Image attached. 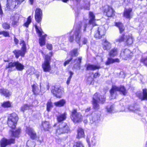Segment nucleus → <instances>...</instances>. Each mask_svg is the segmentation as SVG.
Masks as SVG:
<instances>
[{
  "instance_id": "nucleus-1",
  "label": "nucleus",
  "mask_w": 147,
  "mask_h": 147,
  "mask_svg": "<svg viewBox=\"0 0 147 147\" xmlns=\"http://www.w3.org/2000/svg\"><path fill=\"white\" fill-rule=\"evenodd\" d=\"M86 26L87 24L85 22H83L81 25H79V27L75 30L73 34H72V32H71L70 33V35L69 38V41L71 42H73L74 40V37H75L76 41L79 45H80L81 36L80 30L81 29H83L84 31H85Z\"/></svg>"
},
{
  "instance_id": "nucleus-2",
  "label": "nucleus",
  "mask_w": 147,
  "mask_h": 147,
  "mask_svg": "<svg viewBox=\"0 0 147 147\" xmlns=\"http://www.w3.org/2000/svg\"><path fill=\"white\" fill-rule=\"evenodd\" d=\"M117 91H119L121 94L124 95H125L127 93V91L124 86H120L118 87L116 86L113 85L110 91L111 95L110 98L111 99H113L115 98Z\"/></svg>"
},
{
  "instance_id": "nucleus-3",
  "label": "nucleus",
  "mask_w": 147,
  "mask_h": 147,
  "mask_svg": "<svg viewBox=\"0 0 147 147\" xmlns=\"http://www.w3.org/2000/svg\"><path fill=\"white\" fill-rule=\"evenodd\" d=\"M105 100V96H100L97 93H95L93 97L92 104L94 108L95 109H99V105L98 103H103Z\"/></svg>"
},
{
  "instance_id": "nucleus-4",
  "label": "nucleus",
  "mask_w": 147,
  "mask_h": 147,
  "mask_svg": "<svg viewBox=\"0 0 147 147\" xmlns=\"http://www.w3.org/2000/svg\"><path fill=\"white\" fill-rule=\"evenodd\" d=\"M116 42H124L127 45H130L133 42V39L131 35H125L122 34L115 39Z\"/></svg>"
},
{
  "instance_id": "nucleus-5",
  "label": "nucleus",
  "mask_w": 147,
  "mask_h": 147,
  "mask_svg": "<svg viewBox=\"0 0 147 147\" xmlns=\"http://www.w3.org/2000/svg\"><path fill=\"white\" fill-rule=\"evenodd\" d=\"M18 120V117L16 113L11 114L8 118L7 123L9 126L12 129L15 128Z\"/></svg>"
},
{
  "instance_id": "nucleus-6",
  "label": "nucleus",
  "mask_w": 147,
  "mask_h": 147,
  "mask_svg": "<svg viewBox=\"0 0 147 147\" xmlns=\"http://www.w3.org/2000/svg\"><path fill=\"white\" fill-rule=\"evenodd\" d=\"M69 130V128L67 124L62 123L59 125L56 129V135H59L65 133H67Z\"/></svg>"
},
{
  "instance_id": "nucleus-7",
  "label": "nucleus",
  "mask_w": 147,
  "mask_h": 147,
  "mask_svg": "<svg viewBox=\"0 0 147 147\" xmlns=\"http://www.w3.org/2000/svg\"><path fill=\"white\" fill-rule=\"evenodd\" d=\"M24 0H7V8L10 11L13 10L16 7L17 5L20 4Z\"/></svg>"
},
{
  "instance_id": "nucleus-8",
  "label": "nucleus",
  "mask_w": 147,
  "mask_h": 147,
  "mask_svg": "<svg viewBox=\"0 0 147 147\" xmlns=\"http://www.w3.org/2000/svg\"><path fill=\"white\" fill-rule=\"evenodd\" d=\"M71 118L74 123H77L82 121V116L80 113L77 112L76 110L74 109L71 112Z\"/></svg>"
},
{
  "instance_id": "nucleus-9",
  "label": "nucleus",
  "mask_w": 147,
  "mask_h": 147,
  "mask_svg": "<svg viewBox=\"0 0 147 147\" xmlns=\"http://www.w3.org/2000/svg\"><path fill=\"white\" fill-rule=\"evenodd\" d=\"M35 27L37 33L38 34L39 36H40V38L39 40V42L40 44V45L42 47L43 45H45V38L47 36V35L46 34H45L44 35L42 36V30L41 28H38L37 25H35Z\"/></svg>"
},
{
  "instance_id": "nucleus-10",
  "label": "nucleus",
  "mask_w": 147,
  "mask_h": 147,
  "mask_svg": "<svg viewBox=\"0 0 147 147\" xmlns=\"http://www.w3.org/2000/svg\"><path fill=\"white\" fill-rule=\"evenodd\" d=\"M16 67V68L18 70L22 71L24 67V65L19 63L18 61L10 62L8 64H6V68H11Z\"/></svg>"
},
{
  "instance_id": "nucleus-11",
  "label": "nucleus",
  "mask_w": 147,
  "mask_h": 147,
  "mask_svg": "<svg viewBox=\"0 0 147 147\" xmlns=\"http://www.w3.org/2000/svg\"><path fill=\"white\" fill-rule=\"evenodd\" d=\"M50 57L49 56L46 55L45 56V61L42 64V66L44 71L49 72L51 70V67L50 65L49 61Z\"/></svg>"
},
{
  "instance_id": "nucleus-12",
  "label": "nucleus",
  "mask_w": 147,
  "mask_h": 147,
  "mask_svg": "<svg viewBox=\"0 0 147 147\" xmlns=\"http://www.w3.org/2000/svg\"><path fill=\"white\" fill-rule=\"evenodd\" d=\"M133 55V53L129 49H123L121 51L120 57L122 59L126 60L131 57Z\"/></svg>"
},
{
  "instance_id": "nucleus-13",
  "label": "nucleus",
  "mask_w": 147,
  "mask_h": 147,
  "mask_svg": "<svg viewBox=\"0 0 147 147\" xmlns=\"http://www.w3.org/2000/svg\"><path fill=\"white\" fill-rule=\"evenodd\" d=\"M100 116V113L99 111H95L93 113L89 116L90 123L92 124L97 121L99 119Z\"/></svg>"
},
{
  "instance_id": "nucleus-14",
  "label": "nucleus",
  "mask_w": 147,
  "mask_h": 147,
  "mask_svg": "<svg viewBox=\"0 0 147 147\" xmlns=\"http://www.w3.org/2000/svg\"><path fill=\"white\" fill-rule=\"evenodd\" d=\"M15 142V140L13 139H7L6 138H3L0 141L1 147H5L7 145L14 143Z\"/></svg>"
},
{
  "instance_id": "nucleus-15",
  "label": "nucleus",
  "mask_w": 147,
  "mask_h": 147,
  "mask_svg": "<svg viewBox=\"0 0 147 147\" xmlns=\"http://www.w3.org/2000/svg\"><path fill=\"white\" fill-rule=\"evenodd\" d=\"M51 92L56 97L60 98L62 93V91L58 87L52 86L51 88Z\"/></svg>"
},
{
  "instance_id": "nucleus-16",
  "label": "nucleus",
  "mask_w": 147,
  "mask_h": 147,
  "mask_svg": "<svg viewBox=\"0 0 147 147\" xmlns=\"http://www.w3.org/2000/svg\"><path fill=\"white\" fill-rule=\"evenodd\" d=\"M105 33V28L103 26L99 27L97 31L95 32L94 35V37L100 39L104 35Z\"/></svg>"
},
{
  "instance_id": "nucleus-17",
  "label": "nucleus",
  "mask_w": 147,
  "mask_h": 147,
  "mask_svg": "<svg viewBox=\"0 0 147 147\" xmlns=\"http://www.w3.org/2000/svg\"><path fill=\"white\" fill-rule=\"evenodd\" d=\"M35 18L36 22L40 23L42 18V12L41 9L37 8L35 11Z\"/></svg>"
},
{
  "instance_id": "nucleus-18",
  "label": "nucleus",
  "mask_w": 147,
  "mask_h": 147,
  "mask_svg": "<svg viewBox=\"0 0 147 147\" xmlns=\"http://www.w3.org/2000/svg\"><path fill=\"white\" fill-rule=\"evenodd\" d=\"M10 18L12 21L11 25L13 27H16L18 25L19 18L18 15L16 14L13 16H12Z\"/></svg>"
},
{
  "instance_id": "nucleus-19",
  "label": "nucleus",
  "mask_w": 147,
  "mask_h": 147,
  "mask_svg": "<svg viewBox=\"0 0 147 147\" xmlns=\"http://www.w3.org/2000/svg\"><path fill=\"white\" fill-rule=\"evenodd\" d=\"M136 95L142 100L147 99V92L146 89H143L142 94L140 92H138Z\"/></svg>"
},
{
  "instance_id": "nucleus-20",
  "label": "nucleus",
  "mask_w": 147,
  "mask_h": 147,
  "mask_svg": "<svg viewBox=\"0 0 147 147\" xmlns=\"http://www.w3.org/2000/svg\"><path fill=\"white\" fill-rule=\"evenodd\" d=\"M26 131V133L30 136L31 139H34L36 137V133L32 128L27 127Z\"/></svg>"
},
{
  "instance_id": "nucleus-21",
  "label": "nucleus",
  "mask_w": 147,
  "mask_h": 147,
  "mask_svg": "<svg viewBox=\"0 0 147 147\" xmlns=\"http://www.w3.org/2000/svg\"><path fill=\"white\" fill-rule=\"evenodd\" d=\"M104 13L108 17L113 16L114 14L113 9L111 7L107 6L104 11Z\"/></svg>"
},
{
  "instance_id": "nucleus-22",
  "label": "nucleus",
  "mask_w": 147,
  "mask_h": 147,
  "mask_svg": "<svg viewBox=\"0 0 147 147\" xmlns=\"http://www.w3.org/2000/svg\"><path fill=\"white\" fill-rule=\"evenodd\" d=\"M13 53L15 55V57L17 58H18L20 56L21 57H24L26 53L22 50H15L13 51Z\"/></svg>"
},
{
  "instance_id": "nucleus-23",
  "label": "nucleus",
  "mask_w": 147,
  "mask_h": 147,
  "mask_svg": "<svg viewBox=\"0 0 147 147\" xmlns=\"http://www.w3.org/2000/svg\"><path fill=\"white\" fill-rule=\"evenodd\" d=\"M132 9L131 8L125 9L124 11L123 16L126 18L130 19L131 17Z\"/></svg>"
},
{
  "instance_id": "nucleus-24",
  "label": "nucleus",
  "mask_w": 147,
  "mask_h": 147,
  "mask_svg": "<svg viewBox=\"0 0 147 147\" xmlns=\"http://www.w3.org/2000/svg\"><path fill=\"white\" fill-rule=\"evenodd\" d=\"M100 68V67L98 65L88 64L86 65V69L88 70H94Z\"/></svg>"
},
{
  "instance_id": "nucleus-25",
  "label": "nucleus",
  "mask_w": 147,
  "mask_h": 147,
  "mask_svg": "<svg viewBox=\"0 0 147 147\" xmlns=\"http://www.w3.org/2000/svg\"><path fill=\"white\" fill-rule=\"evenodd\" d=\"M85 134L84 130L81 127H79L77 130V134L76 138L79 139L84 137Z\"/></svg>"
},
{
  "instance_id": "nucleus-26",
  "label": "nucleus",
  "mask_w": 147,
  "mask_h": 147,
  "mask_svg": "<svg viewBox=\"0 0 147 147\" xmlns=\"http://www.w3.org/2000/svg\"><path fill=\"white\" fill-rule=\"evenodd\" d=\"M103 48L105 50H109L111 48V44L108 42L106 39L103 40Z\"/></svg>"
},
{
  "instance_id": "nucleus-27",
  "label": "nucleus",
  "mask_w": 147,
  "mask_h": 147,
  "mask_svg": "<svg viewBox=\"0 0 147 147\" xmlns=\"http://www.w3.org/2000/svg\"><path fill=\"white\" fill-rule=\"evenodd\" d=\"M90 20L89 21V24H92L93 26L95 25V16L93 12H90L89 13Z\"/></svg>"
},
{
  "instance_id": "nucleus-28",
  "label": "nucleus",
  "mask_w": 147,
  "mask_h": 147,
  "mask_svg": "<svg viewBox=\"0 0 147 147\" xmlns=\"http://www.w3.org/2000/svg\"><path fill=\"white\" fill-rule=\"evenodd\" d=\"M40 87L36 85H34L32 86V91L35 94H39L40 92Z\"/></svg>"
},
{
  "instance_id": "nucleus-29",
  "label": "nucleus",
  "mask_w": 147,
  "mask_h": 147,
  "mask_svg": "<svg viewBox=\"0 0 147 147\" xmlns=\"http://www.w3.org/2000/svg\"><path fill=\"white\" fill-rule=\"evenodd\" d=\"M119 60L118 59H113L110 57H108L105 64L107 65H108L115 62H119Z\"/></svg>"
},
{
  "instance_id": "nucleus-30",
  "label": "nucleus",
  "mask_w": 147,
  "mask_h": 147,
  "mask_svg": "<svg viewBox=\"0 0 147 147\" xmlns=\"http://www.w3.org/2000/svg\"><path fill=\"white\" fill-rule=\"evenodd\" d=\"M0 93L6 97H9L11 95V93L8 90L4 88L0 89Z\"/></svg>"
},
{
  "instance_id": "nucleus-31",
  "label": "nucleus",
  "mask_w": 147,
  "mask_h": 147,
  "mask_svg": "<svg viewBox=\"0 0 147 147\" xmlns=\"http://www.w3.org/2000/svg\"><path fill=\"white\" fill-rule=\"evenodd\" d=\"M42 126L43 128V129L45 131H48L51 127L49 122L47 121L43 122Z\"/></svg>"
},
{
  "instance_id": "nucleus-32",
  "label": "nucleus",
  "mask_w": 147,
  "mask_h": 147,
  "mask_svg": "<svg viewBox=\"0 0 147 147\" xmlns=\"http://www.w3.org/2000/svg\"><path fill=\"white\" fill-rule=\"evenodd\" d=\"M128 109L129 111H132L135 112L136 113H138V111H140V109L139 108L138 105L131 106L129 107Z\"/></svg>"
},
{
  "instance_id": "nucleus-33",
  "label": "nucleus",
  "mask_w": 147,
  "mask_h": 147,
  "mask_svg": "<svg viewBox=\"0 0 147 147\" xmlns=\"http://www.w3.org/2000/svg\"><path fill=\"white\" fill-rule=\"evenodd\" d=\"M66 102L65 100L64 99H61L59 101L54 103V104L56 107H61L63 106Z\"/></svg>"
},
{
  "instance_id": "nucleus-34",
  "label": "nucleus",
  "mask_w": 147,
  "mask_h": 147,
  "mask_svg": "<svg viewBox=\"0 0 147 147\" xmlns=\"http://www.w3.org/2000/svg\"><path fill=\"white\" fill-rule=\"evenodd\" d=\"M66 114L64 113L62 114L59 115L57 117V119L59 122H61L65 119Z\"/></svg>"
},
{
  "instance_id": "nucleus-35",
  "label": "nucleus",
  "mask_w": 147,
  "mask_h": 147,
  "mask_svg": "<svg viewBox=\"0 0 147 147\" xmlns=\"http://www.w3.org/2000/svg\"><path fill=\"white\" fill-rule=\"evenodd\" d=\"M118 52V49L116 48H114L110 51L109 55L111 57L115 56L117 54Z\"/></svg>"
},
{
  "instance_id": "nucleus-36",
  "label": "nucleus",
  "mask_w": 147,
  "mask_h": 147,
  "mask_svg": "<svg viewBox=\"0 0 147 147\" xmlns=\"http://www.w3.org/2000/svg\"><path fill=\"white\" fill-rule=\"evenodd\" d=\"M78 49H75L71 51L70 53V55L71 56V57L78 56L79 54V53L78 51Z\"/></svg>"
},
{
  "instance_id": "nucleus-37",
  "label": "nucleus",
  "mask_w": 147,
  "mask_h": 147,
  "mask_svg": "<svg viewBox=\"0 0 147 147\" xmlns=\"http://www.w3.org/2000/svg\"><path fill=\"white\" fill-rule=\"evenodd\" d=\"M115 25L119 28L120 33H122L125 30L124 26L121 23H116Z\"/></svg>"
},
{
  "instance_id": "nucleus-38",
  "label": "nucleus",
  "mask_w": 147,
  "mask_h": 147,
  "mask_svg": "<svg viewBox=\"0 0 147 147\" xmlns=\"http://www.w3.org/2000/svg\"><path fill=\"white\" fill-rule=\"evenodd\" d=\"M47 110L49 112L51 111L53 107V103L51 100H49L48 101L46 104Z\"/></svg>"
},
{
  "instance_id": "nucleus-39",
  "label": "nucleus",
  "mask_w": 147,
  "mask_h": 147,
  "mask_svg": "<svg viewBox=\"0 0 147 147\" xmlns=\"http://www.w3.org/2000/svg\"><path fill=\"white\" fill-rule=\"evenodd\" d=\"M20 129H18L15 131L13 130L11 131V136L14 137H18L20 133Z\"/></svg>"
},
{
  "instance_id": "nucleus-40",
  "label": "nucleus",
  "mask_w": 147,
  "mask_h": 147,
  "mask_svg": "<svg viewBox=\"0 0 147 147\" xmlns=\"http://www.w3.org/2000/svg\"><path fill=\"white\" fill-rule=\"evenodd\" d=\"M73 147H84V146L82 142L78 141L74 143Z\"/></svg>"
},
{
  "instance_id": "nucleus-41",
  "label": "nucleus",
  "mask_w": 147,
  "mask_h": 147,
  "mask_svg": "<svg viewBox=\"0 0 147 147\" xmlns=\"http://www.w3.org/2000/svg\"><path fill=\"white\" fill-rule=\"evenodd\" d=\"M20 44L22 45V47L21 50L25 52V53L26 52V45L25 42L23 40H21L20 41Z\"/></svg>"
},
{
  "instance_id": "nucleus-42",
  "label": "nucleus",
  "mask_w": 147,
  "mask_h": 147,
  "mask_svg": "<svg viewBox=\"0 0 147 147\" xmlns=\"http://www.w3.org/2000/svg\"><path fill=\"white\" fill-rule=\"evenodd\" d=\"M11 106V103L9 101L5 102L2 105V107L4 108L9 107Z\"/></svg>"
},
{
  "instance_id": "nucleus-43",
  "label": "nucleus",
  "mask_w": 147,
  "mask_h": 147,
  "mask_svg": "<svg viewBox=\"0 0 147 147\" xmlns=\"http://www.w3.org/2000/svg\"><path fill=\"white\" fill-rule=\"evenodd\" d=\"M32 107V105H24L21 107V110L23 111H24L25 110L30 109V107Z\"/></svg>"
},
{
  "instance_id": "nucleus-44",
  "label": "nucleus",
  "mask_w": 147,
  "mask_h": 147,
  "mask_svg": "<svg viewBox=\"0 0 147 147\" xmlns=\"http://www.w3.org/2000/svg\"><path fill=\"white\" fill-rule=\"evenodd\" d=\"M69 76L68 77V78L67 79V80L66 82V83L67 85H68L70 83V82L71 81V79L72 78V76L74 74V73L70 71L69 72Z\"/></svg>"
},
{
  "instance_id": "nucleus-45",
  "label": "nucleus",
  "mask_w": 147,
  "mask_h": 147,
  "mask_svg": "<svg viewBox=\"0 0 147 147\" xmlns=\"http://www.w3.org/2000/svg\"><path fill=\"white\" fill-rule=\"evenodd\" d=\"M31 16H30L28 17L27 18V22L24 24V26H26V27H28L29 24L31 23Z\"/></svg>"
},
{
  "instance_id": "nucleus-46",
  "label": "nucleus",
  "mask_w": 147,
  "mask_h": 147,
  "mask_svg": "<svg viewBox=\"0 0 147 147\" xmlns=\"http://www.w3.org/2000/svg\"><path fill=\"white\" fill-rule=\"evenodd\" d=\"M3 28L5 29H8L10 28V25L8 23H4L2 24Z\"/></svg>"
},
{
  "instance_id": "nucleus-47",
  "label": "nucleus",
  "mask_w": 147,
  "mask_h": 147,
  "mask_svg": "<svg viewBox=\"0 0 147 147\" xmlns=\"http://www.w3.org/2000/svg\"><path fill=\"white\" fill-rule=\"evenodd\" d=\"M114 109V106L113 105L108 106L107 107V109L108 112L111 113L113 110Z\"/></svg>"
},
{
  "instance_id": "nucleus-48",
  "label": "nucleus",
  "mask_w": 147,
  "mask_h": 147,
  "mask_svg": "<svg viewBox=\"0 0 147 147\" xmlns=\"http://www.w3.org/2000/svg\"><path fill=\"white\" fill-rule=\"evenodd\" d=\"M140 61L144 63V65L147 67V57H142Z\"/></svg>"
},
{
  "instance_id": "nucleus-49",
  "label": "nucleus",
  "mask_w": 147,
  "mask_h": 147,
  "mask_svg": "<svg viewBox=\"0 0 147 147\" xmlns=\"http://www.w3.org/2000/svg\"><path fill=\"white\" fill-rule=\"evenodd\" d=\"M0 34L3 35L7 37L9 36V33L6 31H2L0 32Z\"/></svg>"
},
{
  "instance_id": "nucleus-50",
  "label": "nucleus",
  "mask_w": 147,
  "mask_h": 147,
  "mask_svg": "<svg viewBox=\"0 0 147 147\" xmlns=\"http://www.w3.org/2000/svg\"><path fill=\"white\" fill-rule=\"evenodd\" d=\"M90 3L89 1H87L86 5L84 6V8L86 9L89 10L90 9Z\"/></svg>"
},
{
  "instance_id": "nucleus-51",
  "label": "nucleus",
  "mask_w": 147,
  "mask_h": 147,
  "mask_svg": "<svg viewBox=\"0 0 147 147\" xmlns=\"http://www.w3.org/2000/svg\"><path fill=\"white\" fill-rule=\"evenodd\" d=\"M82 41L83 44H86L88 42V40L86 38L84 37L82 38Z\"/></svg>"
},
{
  "instance_id": "nucleus-52",
  "label": "nucleus",
  "mask_w": 147,
  "mask_h": 147,
  "mask_svg": "<svg viewBox=\"0 0 147 147\" xmlns=\"http://www.w3.org/2000/svg\"><path fill=\"white\" fill-rule=\"evenodd\" d=\"M72 57H71L70 58L69 60H68L66 61H65L64 63V66H66L67 65L69 64V62L72 60Z\"/></svg>"
},
{
  "instance_id": "nucleus-53",
  "label": "nucleus",
  "mask_w": 147,
  "mask_h": 147,
  "mask_svg": "<svg viewBox=\"0 0 147 147\" xmlns=\"http://www.w3.org/2000/svg\"><path fill=\"white\" fill-rule=\"evenodd\" d=\"M93 80V79L91 77H89L88 78L87 80V83L89 84H92V82Z\"/></svg>"
},
{
  "instance_id": "nucleus-54",
  "label": "nucleus",
  "mask_w": 147,
  "mask_h": 147,
  "mask_svg": "<svg viewBox=\"0 0 147 147\" xmlns=\"http://www.w3.org/2000/svg\"><path fill=\"white\" fill-rule=\"evenodd\" d=\"M3 13L2 9L1 6V4H0V17H1L2 16Z\"/></svg>"
},
{
  "instance_id": "nucleus-55",
  "label": "nucleus",
  "mask_w": 147,
  "mask_h": 147,
  "mask_svg": "<svg viewBox=\"0 0 147 147\" xmlns=\"http://www.w3.org/2000/svg\"><path fill=\"white\" fill-rule=\"evenodd\" d=\"M47 48L49 50H51L52 48V45L51 44H48L47 45Z\"/></svg>"
},
{
  "instance_id": "nucleus-56",
  "label": "nucleus",
  "mask_w": 147,
  "mask_h": 147,
  "mask_svg": "<svg viewBox=\"0 0 147 147\" xmlns=\"http://www.w3.org/2000/svg\"><path fill=\"white\" fill-rule=\"evenodd\" d=\"M100 76V74L99 73H96L94 74V78H96L97 77H99Z\"/></svg>"
},
{
  "instance_id": "nucleus-57",
  "label": "nucleus",
  "mask_w": 147,
  "mask_h": 147,
  "mask_svg": "<svg viewBox=\"0 0 147 147\" xmlns=\"http://www.w3.org/2000/svg\"><path fill=\"white\" fill-rule=\"evenodd\" d=\"M82 59V57H79L78 58V63L79 64V65H80L81 63Z\"/></svg>"
},
{
  "instance_id": "nucleus-58",
  "label": "nucleus",
  "mask_w": 147,
  "mask_h": 147,
  "mask_svg": "<svg viewBox=\"0 0 147 147\" xmlns=\"http://www.w3.org/2000/svg\"><path fill=\"white\" fill-rule=\"evenodd\" d=\"M14 41L16 44H18L19 40L16 37H14Z\"/></svg>"
},
{
  "instance_id": "nucleus-59",
  "label": "nucleus",
  "mask_w": 147,
  "mask_h": 147,
  "mask_svg": "<svg viewBox=\"0 0 147 147\" xmlns=\"http://www.w3.org/2000/svg\"><path fill=\"white\" fill-rule=\"evenodd\" d=\"M90 107H88L85 110V111L86 112H87L90 111Z\"/></svg>"
},
{
  "instance_id": "nucleus-60",
  "label": "nucleus",
  "mask_w": 147,
  "mask_h": 147,
  "mask_svg": "<svg viewBox=\"0 0 147 147\" xmlns=\"http://www.w3.org/2000/svg\"><path fill=\"white\" fill-rule=\"evenodd\" d=\"M124 1L126 4L130 3L131 0H123Z\"/></svg>"
},
{
  "instance_id": "nucleus-61",
  "label": "nucleus",
  "mask_w": 147,
  "mask_h": 147,
  "mask_svg": "<svg viewBox=\"0 0 147 147\" xmlns=\"http://www.w3.org/2000/svg\"><path fill=\"white\" fill-rule=\"evenodd\" d=\"M93 140H94V141H93V140H92L91 144L92 145H94L95 144V140L94 138H93Z\"/></svg>"
},
{
  "instance_id": "nucleus-62",
  "label": "nucleus",
  "mask_w": 147,
  "mask_h": 147,
  "mask_svg": "<svg viewBox=\"0 0 147 147\" xmlns=\"http://www.w3.org/2000/svg\"><path fill=\"white\" fill-rule=\"evenodd\" d=\"M86 141L87 142H88V144H89V145H90V140L89 138H88V137H87L86 138Z\"/></svg>"
},
{
  "instance_id": "nucleus-63",
  "label": "nucleus",
  "mask_w": 147,
  "mask_h": 147,
  "mask_svg": "<svg viewBox=\"0 0 147 147\" xmlns=\"http://www.w3.org/2000/svg\"><path fill=\"white\" fill-rule=\"evenodd\" d=\"M30 4L31 5H32L33 4L34 0H29Z\"/></svg>"
},
{
  "instance_id": "nucleus-64",
  "label": "nucleus",
  "mask_w": 147,
  "mask_h": 147,
  "mask_svg": "<svg viewBox=\"0 0 147 147\" xmlns=\"http://www.w3.org/2000/svg\"><path fill=\"white\" fill-rule=\"evenodd\" d=\"M47 89L48 90H49V83L47 84Z\"/></svg>"
}]
</instances>
